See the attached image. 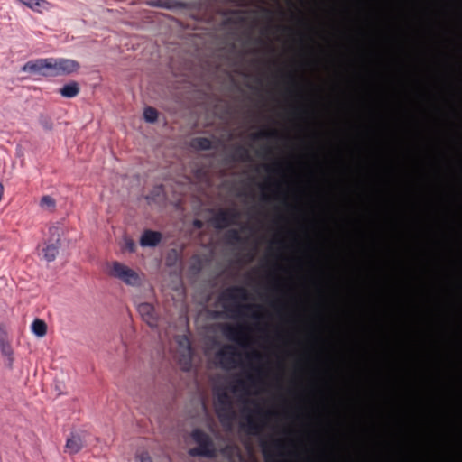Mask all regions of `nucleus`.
Listing matches in <instances>:
<instances>
[{
    "label": "nucleus",
    "mask_w": 462,
    "mask_h": 462,
    "mask_svg": "<svg viewBox=\"0 0 462 462\" xmlns=\"http://www.w3.org/2000/svg\"><path fill=\"white\" fill-rule=\"evenodd\" d=\"M80 64L71 59L65 58H45L37 59L26 62L22 70L32 74H38L44 77H58L69 75L77 72Z\"/></svg>",
    "instance_id": "1"
},
{
    "label": "nucleus",
    "mask_w": 462,
    "mask_h": 462,
    "mask_svg": "<svg viewBox=\"0 0 462 462\" xmlns=\"http://www.w3.org/2000/svg\"><path fill=\"white\" fill-rule=\"evenodd\" d=\"M247 299V291L242 286H231L225 290L219 296V300L222 301L223 308L234 318L245 317L249 311L260 308L256 305L241 304L238 302L239 300H246Z\"/></svg>",
    "instance_id": "2"
},
{
    "label": "nucleus",
    "mask_w": 462,
    "mask_h": 462,
    "mask_svg": "<svg viewBox=\"0 0 462 462\" xmlns=\"http://www.w3.org/2000/svg\"><path fill=\"white\" fill-rule=\"evenodd\" d=\"M193 440L198 447L190 448L189 454L191 457H214L216 456V448L210 436L200 429H195L191 432Z\"/></svg>",
    "instance_id": "3"
},
{
    "label": "nucleus",
    "mask_w": 462,
    "mask_h": 462,
    "mask_svg": "<svg viewBox=\"0 0 462 462\" xmlns=\"http://www.w3.org/2000/svg\"><path fill=\"white\" fill-rule=\"evenodd\" d=\"M216 414L223 426H230L235 418V411L231 396L226 392L221 391L216 394L215 402Z\"/></svg>",
    "instance_id": "4"
},
{
    "label": "nucleus",
    "mask_w": 462,
    "mask_h": 462,
    "mask_svg": "<svg viewBox=\"0 0 462 462\" xmlns=\"http://www.w3.org/2000/svg\"><path fill=\"white\" fill-rule=\"evenodd\" d=\"M248 29H256L255 27H249ZM260 29H462V26H302V27H291V26H266Z\"/></svg>",
    "instance_id": "5"
},
{
    "label": "nucleus",
    "mask_w": 462,
    "mask_h": 462,
    "mask_svg": "<svg viewBox=\"0 0 462 462\" xmlns=\"http://www.w3.org/2000/svg\"><path fill=\"white\" fill-rule=\"evenodd\" d=\"M109 275L122 281L128 286H139L141 277L137 272L119 262H113L108 272Z\"/></svg>",
    "instance_id": "6"
},
{
    "label": "nucleus",
    "mask_w": 462,
    "mask_h": 462,
    "mask_svg": "<svg viewBox=\"0 0 462 462\" xmlns=\"http://www.w3.org/2000/svg\"><path fill=\"white\" fill-rule=\"evenodd\" d=\"M261 446L265 462H284L280 459L283 456L282 451L285 448L282 440L262 441Z\"/></svg>",
    "instance_id": "7"
},
{
    "label": "nucleus",
    "mask_w": 462,
    "mask_h": 462,
    "mask_svg": "<svg viewBox=\"0 0 462 462\" xmlns=\"http://www.w3.org/2000/svg\"><path fill=\"white\" fill-rule=\"evenodd\" d=\"M240 213L236 208L219 209L211 218L212 225L218 229L226 228L236 223Z\"/></svg>",
    "instance_id": "8"
},
{
    "label": "nucleus",
    "mask_w": 462,
    "mask_h": 462,
    "mask_svg": "<svg viewBox=\"0 0 462 462\" xmlns=\"http://www.w3.org/2000/svg\"><path fill=\"white\" fill-rule=\"evenodd\" d=\"M223 335L229 340L238 343L242 346H246L248 340L247 328L244 325L225 324L222 328Z\"/></svg>",
    "instance_id": "9"
},
{
    "label": "nucleus",
    "mask_w": 462,
    "mask_h": 462,
    "mask_svg": "<svg viewBox=\"0 0 462 462\" xmlns=\"http://www.w3.org/2000/svg\"><path fill=\"white\" fill-rule=\"evenodd\" d=\"M270 412L264 411L261 407H257L247 417L248 432L256 435L261 432L263 427L264 420L270 415Z\"/></svg>",
    "instance_id": "10"
},
{
    "label": "nucleus",
    "mask_w": 462,
    "mask_h": 462,
    "mask_svg": "<svg viewBox=\"0 0 462 462\" xmlns=\"http://www.w3.org/2000/svg\"><path fill=\"white\" fill-rule=\"evenodd\" d=\"M261 32H339L343 39L346 32H462V31H260Z\"/></svg>",
    "instance_id": "11"
},
{
    "label": "nucleus",
    "mask_w": 462,
    "mask_h": 462,
    "mask_svg": "<svg viewBox=\"0 0 462 462\" xmlns=\"http://www.w3.org/2000/svg\"><path fill=\"white\" fill-rule=\"evenodd\" d=\"M137 310L142 319L151 328H156L158 327L159 314L155 310L152 303L143 302L137 307Z\"/></svg>",
    "instance_id": "12"
},
{
    "label": "nucleus",
    "mask_w": 462,
    "mask_h": 462,
    "mask_svg": "<svg viewBox=\"0 0 462 462\" xmlns=\"http://www.w3.org/2000/svg\"><path fill=\"white\" fill-rule=\"evenodd\" d=\"M50 235L51 238L55 241L50 245H47L46 247L43 248V255L44 258L48 262L54 261L57 254H59V249L60 246V228L58 226H51L49 229Z\"/></svg>",
    "instance_id": "13"
},
{
    "label": "nucleus",
    "mask_w": 462,
    "mask_h": 462,
    "mask_svg": "<svg viewBox=\"0 0 462 462\" xmlns=\"http://www.w3.org/2000/svg\"><path fill=\"white\" fill-rule=\"evenodd\" d=\"M162 236L158 231L150 229L144 230L140 238V245L143 247H154L162 241Z\"/></svg>",
    "instance_id": "14"
},
{
    "label": "nucleus",
    "mask_w": 462,
    "mask_h": 462,
    "mask_svg": "<svg viewBox=\"0 0 462 462\" xmlns=\"http://www.w3.org/2000/svg\"><path fill=\"white\" fill-rule=\"evenodd\" d=\"M236 355L237 353L235 347L233 346L227 345L219 350L216 356L220 361L221 365L226 367L227 365L235 364L234 356Z\"/></svg>",
    "instance_id": "15"
},
{
    "label": "nucleus",
    "mask_w": 462,
    "mask_h": 462,
    "mask_svg": "<svg viewBox=\"0 0 462 462\" xmlns=\"http://www.w3.org/2000/svg\"><path fill=\"white\" fill-rule=\"evenodd\" d=\"M248 383L251 384L254 383V377L252 374L246 375V380L236 378L233 381V383L230 385V389L234 393H243L247 394L248 393Z\"/></svg>",
    "instance_id": "16"
},
{
    "label": "nucleus",
    "mask_w": 462,
    "mask_h": 462,
    "mask_svg": "<svg viewBox=\"0 0 462 462\" xmlns=\"http://www.w3.org/2000/svg\"><path fill=\"white\" fill-rule=\"evenodd\" d=\"M83 440L79 434H72L66 441V451L69 454H76L83 448Z\"/></svg>",
    "instance_id": "17"
},
{
    "label": "nucleus",
    "mask_w": 462,
    "mask_h": 462,
    "mask_svg": "<svg viewBox=\"0 0 462 462\" xmlns=\"http://www.w3.org/2000/svg\"><path fill=\"white\" fill-rule=\"evenodd\" d=\"M0 350L2 355L7 358L6 365L9 368H12L14 363V351L7 338H1Z\"/></svg>",
    "instance_id": "18"
},
{
    "label": "nucleus",
    "mask_w": 462,
    "mask_h": 462,
    "mask_svg": "<svg viewBox=\"0 0 462 462\" xmlns=\"http://www.w3.org/2000/svg\"><path fill=\"white\" fill-rule=\"evenodd\" d=\"M59 92L64 97L72 98L79 93V86L76 81H71L60 88Z\"/></svg>",
    "instance_id": "19"
},
{
    "label": "nucleus",
    "mask_w": 462,
    "mask_h": 462,
    "mask_svg": "<svg viewBox=\"0 0 462 462\" xmlns=\"http://www.w3.org/2000/svg\"><path fill=\"white\" fill-rule=\"evenodd\" d=\"M191 146L199 151H208L213 148V143L207 137H195L191 140Z\"/></svg>",
    "instance_id": "20"
},
{
    "label": "nucleus",
    "mask_w": 462,
    "mask_h": 462,
    "mask_svg": "<svg viewBox=\"0 0 462 462\" xmlns=\"http://www.w3.org/2000/svg\"><path fill=\"white\" fill-rule=\"evenodd\" d=\"M31 328L32 333L39 337H44L47 333V325L42 319H35Z\"/></svg>",
    "instance_id": "21"
},
{
    "label": "nucleus",
    "mask_w": 462,
    "mask_h": 462,
    "mask_svg": "<svg viewBox=\"0 0 462 462\" xmlns=\"http://www.w3.org/2000/svg\"><path fill=\"white\" fill-rule=\"evenodd\" d=\"M40 207L42 209L53 212L56 208V200L49 195H44L40 200Z\"/></svg>",
    "instance_id": "22"
},
{
    "label": "nucleus",
    "mask_w": 462,
    "mask_h": 462,
    "mask_svg": "<svg viewBox=\"0 0 462 462\" xmlns=\"http://www.w3.org/2000/svg\"><path fill=\"white\" fill-rule=\"evenodd\" d=\"M234 155L236 160L241 162H247L250 160L248 150L242 145H239L236 148Z\"/></svg>",
    "instance_id": "23"
},
{
    "label": "nucleus",
    "mask_w": 462,
    "mask_h": 462,
    "mask_svg": "<svg viewBox=\"0 0 462 462\" xmlns=\"http://www.w3.org/2000/svg\"><path fill=\"white\" fill-rule=\"evenodd\" d=\"M143 117L146 122L154 123L158 118V111L152 106H148L143 111Z\"/></svg>",
    "instance_id": "24"
},
{
    "label": "nucleus",
    "mask_w": 462,
    "mask_h": 462,
    "mask_svg": "<svg viewBox=\"0 0 462 462\" xmlns=\"http://www.w3.org/2000/svg\"><path fill=\"white\" fill-rule=\"evenodd\" d=\"M277 136H278V132L274 129L263 130V131H260L259 133L253 134V139L259 140V139H263V138H275Z\"/></svg>",
    "instance_id": "25"
},
{
    "label": "nucleus",
    "mask_w": 462,
    "mask_h": 462,
    "mask_svg": "<svg viewBox=\"0 0 462 462\" xmlns=\"http://www.w3.org/2000/svg\"><path fill=\"white\" fill-rule=\"evenodd\" d=\"M226 238L230 244H236L242 241V237L236 229H230L226 234Z\"/></svg>",
    "instance_id": "26"
},
{
    "label": "nucleus",
    "mask_w": 462,
    "mask_h": 462,
    "mask_svg": "<svg viewBox=\"0 0 462 462\" xmlns=\"http://www.w3.org/2000/svg\"><path fill=\"white\" fill-rule=\"evenodd\" d=\"M301 4L308 3L317 9H322L328 5V0H299Z\"/></svg>",
    "instance_id": "27"
},
{
    "label": "nucleus",
    "mask_w": 462,
    "mask_h": 462,
    "mask_svg": "<svg viewBox=\"0 0 462 462\" xmlns=\"http://www.w3.org/2000/svg\"><path fill=\"white\" fill-rule=\"evenodd\" d=\"M150 5L152 6H159V7H165V8L171 7V5H169V0H156V1L151 2Z\"/></svg>",
    "instance_id": "28"
},
{
    "label": "nucleus",
    "mask_w": 462,
    "mask_h": 462,
    "mask_svg": "<svg viewBox=\"0 0 462 462\" xmlns=\"http://www.w3.org/2000/svg\"><path fill=\"white\" fill-rule=\"evenodd\" d=\"M265 170L268 172H280L281 171V164L279 162H276L274 166H265Z\"/></svg>",
    "instance_id": "29"
},
{
    "label": "nucleus",
    "mask_w": 462,
    "mask_h": 462,
    "mask_svg": "<svg viewBox=\"0 0 462 462\" xmlns=\"http://www.w3.org/2000/svg\"><path fill=\"white\" fill-rule=\"evenodd\" d=\"M135 244L133 240L131 239H127L125 241V248L129 251V252H134L135 251Z\"/></svg>",
    "instance_id": "30"
},
{
    "label": "nucleus",
    "mask_w": 462,
    "mask_h": 462,
    "mask_svg": "<svg viewBox=\"0 0 462 462\" xmlns=\"http://www.w3.org/2000/svg\"><path fill=\"white\" fill-rule=\"evenodd\" d=\"M247 357L249 359H252V360H256V361H261L262 360V356L260 353L256 352V351H254L253 353H251L250 355L247 356Z\"/></svg>",
    "instance_id": "31"
},
{
    "label": "nucleus",
    "mask_w": 462,
    "mask_h": 462,
    "mask_svg": "<svg viewBox=\"0 0 462 462\" xmlns=\"http://www.w3.org/2000/svg\"><path fill=\"white\" fill-rule=\"evenodd\" d=\"M141 462H152L147 454H142L140 457Z\"/></svg>",
    "instance_id": "32"
},
{
    "label": "nucleus",
    "mask_w": 462,
    "mask_h": 462,
    "mask_svg": "<svg viewBox=\"0 0 462 462\" xmlns=\"http://www.w3.org/2000/svg\"><path fill=\"white\" fill-rule=\"evenodd\" d=\"M193 225L197 228H201L203 226V222L201 220L196 219L194 220Z\"/></svg>",
    "instance_id": "33"
},
{
    "label": "nucleus",
    "mask_w": 462,
    "mask_h": 462,
    "mask_svg": "<svg viewBox=\"0 0 462 462\" xmlns=\"http://www.w3.org/2000/svg\"><path fill=\"white\" fill-rule=\"evenodd\" d=\"M251 317L254 319H260L261 316L257 312H253Z\"/></svg>",
    "instance_id": "34"
},
{
    "label": "nucleus",
    "mask_w": 462,
    "mask_h": 462,
    "mask_svg": "<svg viewBox=\"0 0 462 462\" xmlns=\"http://www.w3.org/2000/svg\"><path fill=\"white\" fill-rule=\"evenodd\" d=\"M341 5H342V11H343V13H345V11H346V0H342Z\"/></svg>",
    "instance_id": "35"
},
{
    "label": "nucleus",
    "mask_w": 462,
    "mask_h": 462,
    "mask_svg": "<svg viewBox=\"0 0 462 462\" xmlns=\"http://www.w3.org/2000/svg\"><path fill=\"white\" fill-rule=\"evenodd\" d=\"M295 111H296V114H297L298 116H301V115H302V109H301V108H296V110H295Z\"/></svg>",
    "instance_id": "36"
},
{
    "label": "nucleus",
    "mask_w": 462,
    "mask_h": 462,
    "mask_svg": "<svg viewBox=\"0 0 462 462\" xmlns=\"http://www.w3.org/2000/svg\"><path fill=\"white\" fill-rule=\"evenodd\" d=\"M263 199L266 200V199H268V197H267V196H265V195H263Z\"/></svg>",
    "instance_id": "37"
},
{
    "label": "nucleus",
    "mask_w": 462,
    "mask_h": 462,
    "mask_svg": "<svg viewBox=\"0 0 462 462\" xmlns=\"http://www.w3.org/2000/svg\"><path fill=\"white\" fill-rule=\"evenodd\" d=\"M291 81H292V83H293V84H295V83H296V82H295V80H294V79H293L292 77H291Z\"/></svg>",
    "instance_id": "38"
},
{
    "label": "nucleus",
    "mask_w": 462,
    "mask_h": 462,
    "mask_svg": "<svg viewBox=\"0 0 462 462\" xmlns=\"http://www.w3.org/2000/svg\"><path fill=\"white\" fill-rule=\"evenodd\" d=\"M342 59H343V60L345 59V55H344V54H343V56H342ZM344 63H345V62L343 61V64H344ZM344 67H345V66L343 65V68H344Z\"/></svg>",
    "instance_id": "39"
}]
</instances>
